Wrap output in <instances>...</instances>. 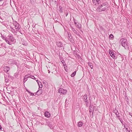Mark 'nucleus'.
I'll list each match as a JSON object with an SVG mask.
<instances>
[{
    "mask_svg": "<svg viewBox=\"0 0 132 132\" xmlns=\"http://www.w3.org/2000/svg\"><path fill=\"white\" fill-rule=\"evenodd\" d=\"M122 45L126 49L128 50L129 51H131L132 45H130L129 43H128L126 39L122 38L120 40Z\"/></svg>",
    "mask_w": 132,
    "mask_h": 132,
    "instance_id": "obj_1",
    "label": "nucleus"
},
{
    "mask_svg": "<svg viewBox=\"0 0 132 132\" xmlns=\"http://www.w3.org/2000/svg\"><path fill=\"white\" fill-rule=\"evenodd\" d=\"M109 7V6L107 3H104L100 5L96 10L98 12L106 11L108 10Z\"/></svg>",
    "mask_w": 132,
    "mask_h": 132,
    "instance_id": "obj_2",
    "label": "nucleus"
},
{
    "mask_svg": "<svg viewBox=\"0 0 132 132\" xmlns=\"http://www.w3.org/2000/svg\"><path fill=\"white\" fill-rule=\"evenodd\" d=\"M16 42V40L12 35L8 36L6 43L10 45L13 44Z\"/></svg>",
    "mask_w": 132,
    "mask_h": 132,
    "instance_id": "obj_3",
    "label": "nucleus"
},
{
    "mask_svg": "<svg viewBox=\"0 0 132 132\" xmlns=\"http://www.w3.org/2000/svg\"><path fill=\"white\" fill-rule=\"evenodd\" d=\"M109 54L113 58L116 59L117 58V56L116 53H114L112 50H109Z\"/></svg>",
    "mask_w": 132,
    "mask_h": 132,
    "instance_id": "obj_4",
    "label": "nucleus"
},
{
    "mask_svg": "<svg viewBox=\"0 0 132 132\" xmlns=\"http://www.w3.org/2000/svg\"><path fill=\"white\" fill-rule=\"evenodd\" d=\"M13 24L14 25L15 29L16 30V31H19L20 28L19 24L16 21H15L13 23Z\"/></svg>",
    "mask_w": 132,
    "mask_h": 132,
    "instance_id": "obj_5",
    "label": "nucleus"
},
{
    "mask_svg": "<svg viewBox=\"0 0 132 132\" xmlns=\"http://www.w3.org/2000/svg\"><path fill=\"white\" fill-rule=\"evenodd\" d=\"M46 123L47 125L49 126L51 129H55V128H56V126H53V125L51 122L48 121L46 122Z\"/></svg>",
    "mask_w": 132,
    "mask_h": 132,
    "instance_id": "obj_6",
    "label": "nucleus"
},
{
    "mask_svg": "<svg viewBox=\"0 0 132 132\" xmlns=\"http://www.w3.org/2000/svg\"><path fill=\"white\" fill-rule=\"evenodd\" d=\"M67 91L66 89H64L62 88H59L58 90V92L60 93L63 94H66Z\"/></svg>",
    "mask_w": 132,
    "mask_h": 132,
    "instance_id": "obj_7",
    "label": "nucleus"
},
{
    "mask_svg": "<svg viewBox=\"0 0 132 132\" xmlns=\"http://www.w3.org/2000/svg\"><path fill=\"white\" fill-rule=\"evenodd\" d=\"M70 29L72 31L73 33L77 35H78V32L77 30L75 28H73L70 25Z\"/></svg>",
    "mask_w": 132,
    "mask_h": 132,
    "instance_id": "obj_8",
    "label": "nucleus"
},
{
    "mask_svg": "<svg viewBox=\"0 0 132 132\" xmlns=\"http://www.w3.org/2000/svg\"><path fill=\"white\" fill-rule=\"evenodd\" d=\"M93 4L96 5L97 4H99L101 3V0H92Z\"/></svg>",
    "mask_w": 132,
    "mask_h": 132,
    "instance_id": "obj_9",
    "label": "nucleus"
},
{
    "mask_svg": "<svg viewBox=\"0 0 132 132\" xmlns=\"http://www.w3.org/2000/svg\"><path fill=\"white\" fill-rule=\"evenodd\" d=\"M4 71L6 72H7L10 70V68L7 66H4L3 67Z\"/></svg>",
    "mask_w": 132,
    "mask_h": 132,
    "instance_id": "obj_10",
    "label": "nucleus"
},
{
    "mask_svg": "<svg viewBox=\"0 0 132 132\" xmlns=\"http://www.w3.org/2000/svg\"><path fill=\"white\" fill-rule=\"evenodd\" d=\"M68 40L71 42H72L73 40L72 37L71 36V34H69V33H68Z\"/></svg>",
    "mask_w": 132,
    "mask_h": 132,
    "instance_id": "obj_11",
    "label": "nucleus"
},
{
    "mask_svg": "<svg viewBox=\"0 0 132 132\" xmlns=\"http://www.w3.org/2000/svg\"><path fill=\"white\" fill-rule=\"evenodd\" d=\"M56 44L57 46L59 47H61L63 46L62 43L58 41L56 42Z\"/></svg>",
    "mask_w": 132,
    "mask_h": 132,
    "instance_id": "obj_12",
    "label": "nucleus"
},
{
    "mask_svg": "<svg viewBox=\"0 0 132 132\" xmlns=\"http://www.w3.org/2000/svg\"><path fill=\"white\" fill-rule=\"evenodd\" d=\"M44 115L45 117L48 118L50 116V113L48 111H46L44 113Z\"/></svg>",
    "mask_w": 132,
    "mask_h": 132,
    "instance_id": "obj_13",
    "label": "nucleus"
},
{
    "mask_svg": "<svg viewBox=\"0 0 132 132\" xmlns=\"http://www.w3.org/2000/svg\"><path fill=\"white\" fill-rule=\"evenodd\" d=\"M42 93V89H39L36 92V95L37 94L38 95H40Z\"/></svg>",
    "mask_w": 132,
    "mask_h": 132,
    "instance_id": "obj_14",
    "label": "nucleus"
},
{
    "mask_svg": "<svg viewBox=\"0 0 132 132\" xmlns=\"http://www.w3.org/2000/svg\"><path fill=\"white\" fill-rule=\"evenodd\" d=\"M93 106L92 105L90 104L89 106V111L90 112H92V111H94V109L93 108Z\"/></svg>",
    "mask_w": 132,
    "mask_h": 132,
    "instance_id": "obj_15",
    "label": "nucleus"
},
{
    "mask_svg": "<svg viewBox=\"0 0 132 132\" xmlns=\"http://www.w3.org/2000/svg\"><path fill=\"white\" fill-rule=\"evenodd\" d=\"M1 37L2 38L4 39V40H5L6 43V41L7 40V37H6L5 36H4L3 35H1Z\"/></svg>",
    "mask_w": 132,
    "mask_h": 132,
    "instance_id": "obj_16",
    "label": "nucleus"
},
{
    "mask_svg": "<svg viewBox=\"0 0 132 132\" xmlns=\"http://www.w3.org/2000/svg\"><path fill=\"white\" fill-rule=\"evenodd\" d=\"M84 101L86 102H87V95H85L84 96Z\"/></svg>",
    "mask_w": 132,
    "mask_h": 132,
    "instance_id": "obj_17",
    "label": "nucleus"
},
{
    "mask_svg": "<svg viewBox=\"0 0 132 132\" xmlns=\"http://www.w3.org/2000/svg\"><path fill=\"white\" fill-rule=\"evenodd\" d=\"M82 125L83 123L81 121H79L78 123V126L79 127H81L82 126Z\"/></svg>",
    "mask_w": 132,
    "mask_h": 132,
    "instance_id": "obj_18",
    "label": "nucleus"
},
{
    "mask_svg": "<svg viewBox=\"0 0 132 132\" xmlns=\"http://www.w3.org/2000/svg\"><path fill=\"white\" fill-rule=\"evenodd\" d=\"M76 71H75L74 72H73L71 75V77H73L75 76L76 73Z\"/></svg>",
    "mask_w": 132,
    "mask_h": 132,
    "instance_id": "obj_19",
    "label": "nucleus"
},
{
    "mask_svg": "<svg viewBox=\"0 0 132 132\" xmlns=\"http://www.w3.org/2000/svg\"><path fill=\"white\" fill-rule=\"evenodd\" d=\"M11 29L12 30H13V31L15 32L16 33L17 32V31H16V30L15 29V28H13L12 27H10Z\"/></svg>",
    "mask_w": 132,
    "mask_h": 132,
    "instance_id": "obj_20",
    "label": "nucleus"
},
{
    "mask_svg": "<svg viewBox=\"0 0 132 132\" xmlns=\"http://www.w3.org/2000/svg\"><path fill=\"white\" fill-rule=\"evenodd\" d=\"M77 26L78 27V28L80 29L81 28V24H79V23H78V24H77Z\"/></svg>",
    "mask_w": 132,
    "mask_h": 132,
    "instance_id": "obj_21",
    "label": "nucleus"
},
{
    "mask_svg": "<svg viewBox=\"0 0 132 132\" xmlns=\"http://www.w3.org/2000/svg\"><path fill=\"white\" fill-rule=\"evenodd\" d=\"M113 37V35L111 34H110L109 36V38L110 39H111Z\"/></svg>",
    "mask_w": 132,
    "mask_h": 132,
    "instance_id": "obj_22",
    "label": "nucleus"
},
{
    "mask_svg": "<svg viewBox=\"0 0 132 132\" xmlns=\"http://www.w3.org/2000/svg\"><path fill=\"white\" fill-rule=\"evenodd\" d=\"M27 80V78H26L24 77V78L23 80V82L24 83Z\"/></svg>",
    "mask_w": 132,
    "mask_h": 132,
    "instance_id": "obj_23",
    "label": "nucleus"
},
{
    "mask_svg": "<svg viewBox=\"0 0 132 132\" xmlns=\"http://www.w3.org/2000/svg\"><path fill=\"white\" fill-rule=\"evenodd\" d=\"M70 99V97H68V98H67L66 100H65V103H68V102L69 101V100Z\"/></svg>",
    "mask_w": 132,
    "mask_h": 132,
    "instance_id": "obj_24",
    "label": "nucleus"
},
{
    "mask_svg": "<svg viewBox=\"0 0 132 132\" xmlns=\"http://www.w3.org/2000/svg\"><path fill=\"white\" fill-rule=\"evenodd\" d=\"M31 76H29V75H26L25 76V77L26 78H30V77Z\"/></svg>",
    "mask_w": 132,
    "mask_h": 132,
    "instance_id": "obj_25",
    "label": "nucleus"
},
{
    "mask_svg": "<svg viewBox=\"0 0 132 132\" xmlns=\"http://www.w3.org/2000/svg\"><path fill=\"white\" fill-rule=\"evenodd\" d=\"M113 112L114 113H115V114L118 112V110H114Z\"/></svg>",
    "mask_w": 132,
    "mask_h": 132,
    "instance_id": "obj_26",
    "label": "nucleus"
},
{
    "mask_svg": "<svg viewBox=\"0 0 132 132\" xmlns=\"http://www.w3.org/2000/svg\"><path fill=\"white\" fill-rule=\"evenodd\" d=\"M64 60H62L61 61V62L63 64V65H64V67L65 66V63H64Z\"/></svg>",
    "mask_w": 132,
    "mask_h": 132,
    "instance_id": "obj_27",
    "label": "nucleus"
},
{
    "mask_svg": "<svg viewBox=\"0 0 132 132\" xmlns=\"http://www.w3.org/2000/svg\"><path fill=\"white\" fill-rule=\"evenodd\" d=\"M119 120L120 121V122L122 124H123V120L121 119H119Z\"/></svg>",
    "mask_w": 132,
    "mask_h": 132,
    "instance_id": "obj_28",
    "label": "nucleus"
},
{
    "mask_svg": "<svg viewBox=\"0 0 132 132\" xmlns=\"http://www.w3.org/2000/svg\"><path fill=\"white\" fill-rule=\"evenodd\" d=\"M28 93H29V94L30 95H32V96L34 95V94L33 93H31V92H28Z\"/></svg>",
    "mask_w": 132,
    "mask_h": 132,
    "instance_id": "obj_29",
    "label": "nucleus"
},
{
    "mask_svg": "<svg viewBox=\"0 0 132 132\" xmlns=\"http://www.w3.org/2000/svg\"><path fill=\"white\" fill-rule=\"evenodd\" d=\"M126 132H130V130H128L127 128H126Z\"/></svg>",
    "mask_w": 132,
    "mask_h": 132,
    "instance_id": "obj_30",
    "label": "nucleus"
},
{
    "mask_svg": "<svg viewBox=\"0 0 132 132\" xmlns=\"http://www.w3.org/2000/svg\"><path fill=\"white\" fill-rule=\"evenodd\" d=\"M30 78H31L32 79H34L35 78V77L34 76H31Z\"/></svg>",
    "mask_w": 132,
    "mask_h": 132,
    "instance_id": "obj_31",
    "label": "nucleus"
},
{
    "mask_svg": "<svg viewBox=\"0 0 132 132\" xmlns=\"http://www.w3.org/2000/svg\"><path fill=\"white\" fill-rule=\"evenodd\" d=\"M119 113H118V112L115 114L116 116L117 117L118 116H119Z\"/></svg>",
    "mask_w": 132,
    "mask_h": 132,
    "instance_id": "obj_32",
    "label": "nucleus"
},
{
    "mask_svg": "<svg viewBox=\"0 0 132 132\" xmlns=\"http://www.w3.org/2000/svg\"><path fill=\"white\" fill-rule=\"evenodd\" d=\"M89 65L91 69H92L93 68V65H90L89 64Z\"/></svg>",
    "mask_w": 132,
    "mask_h": 132,
    "instance_id": "obj_33",
    "label": "nucleus"
},
{
    "mask_svg": "<svg viewBox=\"0 0 132 132\" xmlns=\"http://www.w3.org/2000/svg\"><path fill=\"white\" fill-rule=\"evenodd\" d=\"M19 31H17H17H18L21 34H22V32L21 31V30H20V29H19Z\"/></svg>",
    "mask_w": 132,
    "mask_h": 132,
    "instance_id": "obj_34",
    "label": "nucleus"
},
{
    "mask_svg": "<svg viewBox=\"0 0 132 132\" xmlns=\"http://www.w3.org/2000/svg\"><path fill=\"white\" fill-rule=\"evenodd\" d=\"M38 84L39 86V85H40L41 84H42L39 81L38 82Z\"/></svg>",
    "mask_w": 132,
    "mask_h": 132,
    "instance_id": "obj_35",
    "label": "nucleus"
},
{
    "mask_svg": "<svg viewBox=\"0 0 132 132\" xmlns=\"http://www.w3.org/2000/svg\"><path fill=\"white\" fill-rule=\"evenodd\" d=\"M39 88H42V84H41L40 85H39Z\"/></svg>",
    "mask_w": 132,
    "mask_h": 132,
    "instance_id": "obj_36",
    "label": "nucleus"
},
{
    "mask_svg": "<svg viewBox=\"0 0 132 132\" xmlns=\"http://www.w3.org/2000/svg\"><path fill=\"white\" fill-rule=\"evenodd\" d=\"M5 81L6 82H7L8 81V79H5Z\"/></svg>",
    "mask_w": 132,
    "mask_h": 132,
    "instance_id": "obj_37",
    "label": "nucleus"
},
{
    "mask_svg": "<svg viewBox=\"0 0 132 132\" xmlns=\"http://www.w3.org/2000/svg\"><path fill=\"white\" fill-rule=\"evenodd\" d=\"M117 117L119 119H119H121V118H120V116H118Z\"/></svg>",
    "mask_w": 132,
    "mask_h": 132,
    "instance_id": "obj_38",
    "label": "nucleus"
},
{
    "mask_svg": "<svg viewBox=\"0 0 132 132\" xmlns=\"http://www.w3.org/2000/svg\"><path fill=\"white\" fill-rule=\"evenodd\" d=\"M4 0H0V2H2L4 1Z\"/></svg>",
    "mask_w": 132,
    "mask_h": 132,
    "instance_id": "obj_39",
    "label": "nucleus"
},
{
    "mask_svg": "<svg viewBox=\"0 0 132 132\" xmlns=\"http://www.w3.org/2000/svg\"><path fill=\"white\" fill-rule=\"evenodd\" d=\"M92 112V116L93 117V111H92V112H90V113Z\"/></svg>",
    "mask_w": 132,
    "mask_h": 132,
    "instance_id": "obj_40",
    "label": "nucleus"
},
{
    "mask_svg": "<svg viewBox=\"0 0 132 132\" xmlns=\"http://www.w3.org/2000/svg\"><path fill=\"white\" fill-rule=\"evenodd\" d=\"M129 114L132 117V113H129Z\"/></svg>",
    "mask_w": 132,
    "mask_h": 132,
    "instance_id": "obj_41",
    "label": "nucleus"
},
{
    "mask_svg": "<svg viewBox=\"0 0 132 132\" xmlns=\"http://www.w3.org/2000/svg\"><path fill=\"white\" fill-rule=\"evenodd\" d=\"M86 105L87 106V105L88 104V102H86Z\"/></svg>",
    "mask_w": 132,
    "mask_h": 132,
    "instance_id": "obj_42",
    "label": "nucleus"
},
{
    "mask_svg": "<svg viewBox=\"0 0 132 132\" xmlns=\"http://www.w3.org/2000/svg\"><path fill=\"white\" fill-rule=\"evenodd\" d=\"M2 129V127L1 125H0V130H1Z\"/></svg>",
    "mask_w": 132,
    "mask_h": 132,
    "instance_id": "obj_43",
    "label": "nucleus"
},
{
    "mask_svg": "<svg viewBox=\"0 0 132 132\" xmlns=\"http://www.w3.org/2000/svg\"><path fill=\"white\" fill-rule=\"evenodd\" d=\"M22 44L23 45H25V43H24V42H23L22 43Z\"/></svg>",
    "mask_w": 132,
    "mask_h": 132,
    "instance_id": "obj_44",
    "label": "nucleus"
},
{
    "mask_svg": "<svg viewBox=\"0 0 132 132\" xmlns=\"http://www.w3.org/2000/svg\"><path fill=\"white\" fill-rule=\"evenodd\" d=\"M68 13H66V14H65V16H67V15H68Z\"/></svg>",
    "mask_w": 132,
    "mask_h": 132,
    "instance_id": "obj_45",
    "label": "nucleus"
},
{
    "mask_svg": "<svg viewBox=\"0 0 132 132\" xmlns=\"http://www.w3.org/2000/svg\"><path fill=\"white\" fill-rule=\"evenodd\" d=\"M37 82V83H38L39 81L38 80H37L36 81Z\"/></svg>",
    "mask_w": 132,
    "mask_h": 132,
    "instance_id": "obj_46",
    "label": "nucleus"
},
{
    "mask_svg": "<svg viewBox=\"0 0 132 132\" xmlns=\"http://www.w3.org/2000/svg\"><path fill=\"white\" fill-rule=\"evenodd\" d=\"M48 73H50V71L49 70H48Z\"/></svg>",
    "mask_w": 132,
    "mask_h": 132,
    "instance_id": "obj_47",
    "label": "nucleus"
},
{
    "mask_svg": "<svg viewBox=\"0 0 132 132\" xmlns=\"http://www.w3.org/2000/svg\"><path fill=\"white\" fill-rule=\"evenodd\" d=\"M74 23H75V24H76V25L77 24V23H76V22H74Z\"/></svg>",
    "mask_w": 132,
    "mask_h": 132,
    "instance_id": "obj_48",
    "label": "nucleus"
},
{
    "mask_svg": "<svg viewBox=\"0 0 132 132\" xmlns=\"http://www.w3.org/2000/svg\"><path fill=\"white\" fill-rule=\"evenodd\" d=\"M75 19H73V20H74V21L75 22Z\"/></svg>",
    "mask_w": 132,
    "mask_h": 132,
    "instance_id": "obj_49",
    "label": "nucleus"
},
{
    "mask_svg": "<svg viewBox=\"0 0 132 132\" xmlns=\"http://www.w3.org/2000/svg\"><path fill=\"white\" fill-rule=\"evenodd\" d=\"M27 91L28 92H29L28 90H27Z\"/></svg>",
    "mask_w": 132,
    "mask_h": 132,
    "instance_id": "obj_50",
    "label": "nucleus"
},
{
    "mask_svg": "<svg viewBox=\"0 0 132 132\" xmlns=\"http://www.w3.org/2000/svg\"><path fill=\"white\" fill-rule=\"evenodd\" d=\"M41 124H42V125H43V123H41Z\"/></svg>",
    "mask_w": 132,
    "mask_h": 132,
    "instance_id": "obj_51",
    "label": "nucleus"
}]
</instances>
